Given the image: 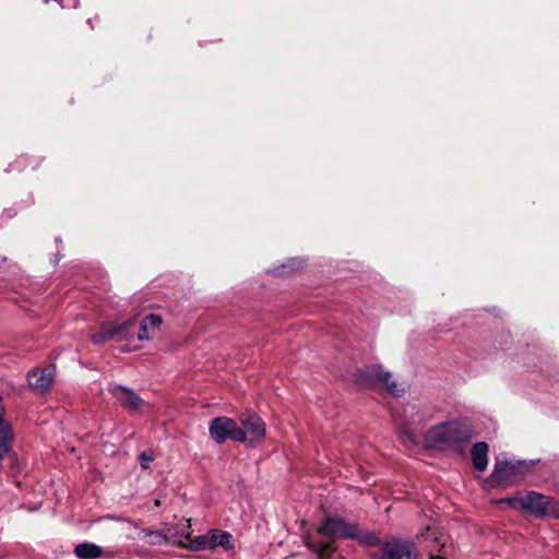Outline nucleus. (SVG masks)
<instances>
[{"label": "nucleus", "instance_id": "nucleus-19", "mask_svg": "<svg viewBox=\"0 0 559 559\" xmlns=\"http://www.w3.org/2000/svg\"><path fill=\"white\" fill-rule=\"evenodd\" d=\"M13 436L10 427H3L0 429V473L3 469L2 460L8 455L12 448Z\"/></svg>", "mask_w": 559, "mask_h": 559}, {"label": "nucleus", "instance_id": "nucleus-20", "mask_svg": "<svg viewBox=\"0 0 559 559\" xmlns=\"http://www.w3.org/2000/svg\"><path fill=\"white\" fill-rule=\"evenodd\" d=\"M210 533H211L212 548H215L216 546H222L226 549H229L233 547V544H231L233 535L230 533L218 531V530H213Z\"/></svg>", "mask_w": 559, "mask_h": 559}, {"label": "nucleus", "instance_id": "nucleus-24", "mask_svg": "<svg viewBox=\"0 0 559 559\" xmlns=\"http://www.w3.org/2000/svg\"><path fill=\"white\" fill-rule=\"evenodd\" d=\"M300 266H301V261L294 259V260H292V264H289V265H286V264L282 265V270L275 271V274H277V275H287L289 273V271H287V269L293 270V267L299 269Z\"/></svg>", "mask_w": 559, "mask_h": 559}, {"label": "nucleus", "instance_id": "nucleus-4", "mask_svg": "<svg viewBox=\"0 0 559 559\" xmlns=\"http://www.w3.org/2000/svg\"><path fill=\"white\" fill-rule=\"evenodd\" d=\"M378 550L371 552L372 559H417L418 551L411 540L389 538L383 542L379 539Z\"/></svg>", "mask_w": 559, "mask_h": 559}, {"label": "nucleus", "instance_id": "nucleus-1", "mask_svg": "<svg viewBox=\"0 0 559 559\" xmlns=\"http://www.w3.org/2000/svg\"><path fill=\"white\" fill-rule=\"evenodd\" d=\"M335 538L355 539L367 546L379 544V537L376 534L361 530L357 523L336 515L326 516L317 530V534L307 537L306 545L319 559H329L336 549L333 543Z\"/></svg>", "mask_w": 559, "mask_h": 559}, {"label": "nucleus", "instance_id": "nucleus-14", "mask_svg": "<svg viewBox=\"0 0 559 559\" xmlns=\"http://www.w3.org/2000/svg\"><path fill=\"white\" fill-rule=\"evenodd\" d=\"M55 377L52 365L44 368H34L27 373V384H51Z\"/></svg>", "mask_w": 559, "mask_h": 559}, {"label": "nucleus", "instance_id": "nucleus-26", "mask_svg": "<svg viewBox=\"0 0 559 559\" xmlns=\"http://www.w3.org/2000/svg\"><path fill=\"white\" fill-rule=\"evenodd\" d=\"M33 389L36 390V393L40 394V395H45L48 393L49 391V386H44V385H40V386H32Z\"/></svg>", "mask_w": 559, "mask_h": 559}, {"label": "nucleus", "instance_id": "nucleus-28", "mask_svg": "<svg viewBox=\"0 0 559 559\" xmlns=\"http://www.w3.org/2000/svg\"><path fill=\"white\" fill-rule=\"evenodd\" d=\"M431 535L433 536V543H439V538L435 536V533H431Z\"/></svg>", "mask_w": 559, "mask_h": 559}, {"label": "nucleus", "instance_id": "nucleus-3", "mask_svg": "<svg viewBox=\"0 0 559 559\" xmlns=\"http://www.w3.org/2000/svg\"><path fill=\"white\" fill-rule=\"evenodd\" d=\"M400 440L405 447H415L419 442V437L416 429L423 427L427 423V418L420 413L415 404H408L403 408V414L400 415Z\"/></svg>", "mask_w": 559, "mask_h": 559}, {"label": "nucleus", "instance_id": "nucleus-22", "mask_svg": "<svg viewBox=\"0 0 559 559\" xmlns=\"http://www.w3.org/2000/svg\"><path fill=\"white\" fill-rule=\"evenodd\" d=\"M228 439L234 441L245 442L247 441V432L240 429L237 423L234 420V428L230 429Z\"/></svg>", "mask_w": 559, "mask_h": 559}, {"label": "nucleus", "instance_id": "nucleus-27", "mask_svg": "<svg viewBox=\"0 0 559 559\" xmlns=\"http://www.w3.org/2000/svg\"><path fill=\"white\" fill-rule=\"evenodd\" d=\"M430 535V527H427L425 533H421V536L425 537V536H429Z\"/></svg>", "mask_w": 559, "mask_h": 559}, {"label": "nucleus", "instance_id": "nucleus-13", "mask_svg": "<svg viewBox=\"0 0 559 559\" xmlns=\"http://www.w3.org/2000/svg\"><path fill=\"white\" fill-rule=\"evenodd\" d=\"M168 536L171 537L170 543L177 545L178 547L186 548L185 539H190L191 536V525L189 520H181L174 526H168L167 528Z\"/></svg>", "mask_w": 559, "mask_h": 559}, {"label": "nucleus", "instance_id": "nucleus-11", "mask_svg": "<svg viewBox=\"0 0 559 559\" xmlns=\"http://www.w3.org/2000/svg\"><path fill=\"white\" fill-rule=\"evenodd\" d=\"M110 393L126 408L135 411L143 404V400L128 386H111Z\"/></svg>", "mask_w": 559, "mask_h": 559}, {"label": "nucleus", "instance_id": "nucleus-18", "mask_svg": "<svg viewBox=\"0 0 559 559\" xmlns=\"http://www.w3.org/2000/svg\"><path fill=\"white\" fill-rule=\"evenodd\" d=\"M103 554V548L94 543H81L74 547V555L79 559H98Z\"/></svg>", "mask_w": 559, "mask_h": 559}, {"label": "nucleus", "instance_id": "nucleus-7", "mask_svg": "<svg viewBox=\"0 0 559 559\" xmlns=\"http://www.w3.org/2000/svg\"><path fill=\"white\" fill-rule=\"evenodd\" d=\"M357 380L365 384H395L392 373L380 365L361 369Z\"/></svg>", "mask_w": 559, "mask_h": 559}, {"label": "nucleus", "instance_id": "nucleus-23", "mask_svg": "<svg viewBox=\"0 0 559 559\" xmlns=\"http://www.w3.org/2000/svg\"><path fill=\"white\" fill-rule=\"evenodd\" d=\"M154 460V454L151 451H143L139 454V461L142 468L146 469L150 463Z\"/></svg>", "mask_w": 559, "mask_h": 559}, {"label": "nucleus", "instance_id": "nucleus-5", "mask_svg": "<svg viewBox=\"0 0 559 559\" xmlns=\"http://www.w3.org/2000/svg\"><path fill=\"white\" fill-rule=\"evenodd\" d=\"M134 320L126 321L120 324L109 323L104 326L100 334L93 336V342L98 343L109 338L117 341L131 340L134 336Z\"/></svg>", "mask_w": 559, "mask_h": 559}, {"label": "nucleus", "instance_id": "nucleus-9", "mask_svg": "<svg viewBox=\"0 0 559 559\" xmlns=\"http://www.w3.org/2000/svg\"><path fill=\"white\" fill-rule=\"evenodd\" d=\"M450 433V449L461 450L473 437L469 425L464 423H448Z\"/></svg>", "mask_w": 559, "mask_h": 559}, {"label": "nucleus", "instance_id": "nucleus-29", "mask_svg": "<svg viewBox=\"0 0 559 559\" xmlns=\"http://www.w3.org/2000/svg\"><path fill=\"white\" fill-rule=\"evenodd\" d=\"M429 559H443L441 556H431Z\"/></svg>", "mask_w": 559, "mask_h": 559}, {"label": "nucleus", "instance_id": "nucleus-12", "mask_svg": "<svg viewBox=\"0 0 559 559\" xmlns=\"http://www.w3.org/2000/svg\"><path fill=\"white\" fill-rule=\"evenodd\" d=\"M231 428H234V419L217 417L211 421L210 435L217 443L221 444L228 439Z\"/></svg>", "mask_w": 559, "mask_h": 559}, {"label": "nucleus", "instance_id": "nucleus-8", "mask_svg": "<svg viewBox=\"0 0 559 559\" xmlns=\"http://www.w3.org/2000/svg\"><path fill=\"white\" fill-rule=\"evenodd\" d=\"M449 424L442 423L430 428L425 435V443L430 449H450Z\"/></svg>", "mask_w": 559, "mask_h": 559}, {"label": "nucleus", "instance_id": "nucleus-25", "mask_svg": "<svg viewBox=\"0 0 559 559\" xmlns=\"http://www.w3.org/2000/svg\"><path fill=\"white\" fill-rule=\"evenodd\" d=\"M382 389H385L391 395L393 396H400L404 393V386H381Z\"/></svg>", "mask_w": 559, "mask_h": 559}, {"label": "nucleus", "instance_id": "nucleus-17", "mask_svg": "<svg viewBox=\"0 0 559 559\" xmlns=\"http://www.w3.org/2000/svg\"><path fill=\"white\" fill-rule=\"evenodd\" d=\"M160 323L162 320L159 316L150 314L145 317L140 324V329L136 333V338L139 341L148 340L151 337V333L158 329Z\"/></svg>", "mask_w": 559, "mask_h": 559}, {"label": "nucleus", "instance_id": "nucleus-10", "mask_svg": "<svg viewBox=\"0 0 559 559\" xmlns=\"http://www.w3.org/2000/svg\"><path fill=\"white\" fill-rule=\"evenodd\" d=\"M526 468L524 462L513 464L512 462L501 461L498 462L492 472V477L498 483L513 481L519 473Z\"/></svg>", "mask_w": 559, "mask_h": 559}, {"label": "nucleus", "instance_id": "nucleus-21", "mask_svg": "<svg viewBox=\"0 0 559 559\" xmlns=\"http://www.w3.org/2000/svg\"><path fill=\"white\" fill-rule=\"evenodd\" d=\"M186 548L190 550L212 549L211 533L209 535H201L191 539L190 544L187 545Z\"/></svg>", "mask_w": 559, "mask_h": 559}, {"label": "nucleus", "instance_id": "nucleus-2", "mask_svg": "<svg viewBox=\"0 0 559 559\" xmlns=\"http://www.w3.org/2000/svg\"><path fill=\"white\" fill-rule=\"evenodd\" d=\"M502 502L508 503L513 509H520L533 514L536 518H559V503L536 491L519 493L515 497L502 500Z\"/></svg>", "mask_w": 559, "mask_h": 559}, {"label": "nucleus", "instance_id": "nucleus-15", "mask_svg": "<svg viewBox=\"0 0 559 559\" xmlns=\"http://www.w3.org/2000/svg\"><path fill=\"white\" fill-rule=\"evenodd\" d=\"M140 539L151 546H160L170 544L171 537L168 536L167 530H151L145 528L140 533Z\"/></svg>", "mask_w": 559, "mask_h": 559}, {"label": "nucleus", "instance_id": "nucleus-16", "mask_svg": "<svg viewBox=\"0 0 559 559\" xmlns=\"http://www.w3.org/2000/svg\"><path fill=\"white\" fill-rule=\"evenodd\" d=\"M488 444L486 442H477L472 447L471 455L473 465L477 471H485L488 465Z\"/></svg>", "mask_w": 559, "mask_h": 559}, {"label": "nucleus", "instance_id": "nucleus-6", "mask_svg": "<svg viewBox=\"0 0 559 559\" xmlns=\"http://www.w3.org/2000/svg\"><path fill=\"white\" fill-rule=\"evenodd\" d=\"M239 420L245 427L246 432L250 435V443H260L265 436V423L261 417L249 409L239 415Z\"/></svg>", "mask_w": 559, "mask_h": 559}]
</instances>
